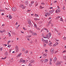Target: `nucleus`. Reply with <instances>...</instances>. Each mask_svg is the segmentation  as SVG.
Returning a JSON list of instances; mask_svg holds the SVG:
<instances>
[{
	"label": "nucleus",
	"instance_id": "1",
	"mask_svg": "<svg viewBox=\"0 0 66 66\" xmlns=\"http://www.w3.org/2000/svg\"><path fill=\"white\" fill-rule=\"evenodd\" d=\"M61 64V62L57 61V62L56 63V66H57V65H60Z\"/></svg>",
	"mask_w": 66,
	"mask_h": 66
},
{
	"label": "nucleus",
	"instance_id": "2",
	"mask_svg": "<svg viewBox=\"0 0 66 66\" xmlns=\"http://www.w3.org/2000/svg\"><path fill=\"white\" fill-rule=\"evenodd\" d=\"M15 50H16V52H18L19 51V49H18V46H16L15 47Z\"/></svg>",
	"mask_w": 66,
	"mask_h": 66
},
{
	"label": "nucleus",
	"instance_id": "3",
	"mask_svg": "<svg viewBox=\"0 0 66 66\" xmlns=\"http://www.w3.org/2000/svg\"><path fill=\"white\" fill-rule=\"evenodd\" d=\"M12 11H16L17 10V8H16V7H13L12 8Z\"/></svg>",
	"mask_w": 66,
	"mask_h": 66
},
{
	"label": "nucleus",
	"instance_id": "4",
	"mask_svg": "<svg viewBox=\"0 0 66 66\" xmlns=\"http://www.w3.org/2000/svg\"><path fill=\"white\" fill-rule=\"evenodd\" d=\"M20 62L21 63V62H22L23 63H25V60H23L22 59H21L20 60Z\"/></svg>",
	"mask_w": 66,
	"mask_h": 66
},
{
	"label": "nucleus",
	"instance_id": "5",
	"mask_svg": "<svg viewBox=\"0 0 66 66\" xmlns=\"http://www.w3.org/2000/svg\"><path fill=\"white\" fill-rule=\"evenodd\" d=\"M54 51V48H52L51 50V54H53V51Z\"/></svg>",
	"mask_w": 66,
	"mask_h": 66
},
{
	"label": "nucleus",
	"instance_id": "6",
	"mask_svg": "<svg viewBox=\"0 0 66 66\" xmlns=\"http://www.w3.org/2000/svg\"><path fill=\"white\" fill-rule=\"evenodd\" d=\"M59 9H57V10H56V12L57 13L58 12H60V7H58Z\"/></svg>",
	"mask_w": 66,
	"mask_h": 66
},
{
	"label": "nucleus",
	"instance_id": "7",
	"mask_svg": "<svg viewBox=\"0 0 66 66\" xmlns=\"http://www.w3.org/2000/svg\"><path fill=\"white\" fill-rule=\"evenodd\" d=\"M53 60L54 62H56V60H57V59L56 58V57H55L54 59L53 58Z\"/></svg>",
	"mask_w": 66,
	"mask_h": 66
},
{
	"label": "nucleus",
	"instance_id": "8",
	"mask_svg": "<svg viewBox=\"0 0 66 66\" xmlns=\"http://www.w3.org/2000/svg\"><path fill=\"white\" fill-rule=\"evenodd\" d=\"M20 7H22V9H25V7H24V5H23L21 4L20 5Z\"/></svg>",
	"mask_w": 66,
	"mask_h": 66
},
{
	"label": "nucleus",
	"instance_id": "9",
	"mask_svg": "<svg viewBox=\"0 0 66 66\" xmlns=\"http://www.w3.org/2000/svg\"><path fill=\"white\" fill-rule=\"evenodd\" d=\"M28 23L29 24H31V20H29L28 21Z\"/></svg>",
	"mask_w": 66,
	"mask_h": 66
},
{
	"label": "nucleus",
	"instance_id": "10",
	"mask_svg": "<svg viewBox=\"0 0 66 66\" xmlns=\"http://www.w3.org/2000/svg\"><path fill=\"white\" fill-rule=\"evenodd\" d=\"M28 1H26L25 2V4L26 5H28Z\"/></svg>",
	"mask_w": 66,
	"mask_h": 66
},
{
	"label": "nucleus",
	"instance_id": "11",
	"mask_svg": "<svg viewBox=\"0 0 66 66\" xmlns=\"http://www.w3.org/2000/svg\"><path fill=\"white\" fill-rule=\"evenodd\" d=\"M54 10L53 9L52 10H51L50 11V12L51 13V14H52V13H53V12H54Z\"/></svg>",
	"mask_w": 66,
	"mask_h": 66
},
{
	"label": "nucleus",
	"instance_id": "12",
	"mask_svg": "<svg viewBox=\"0 0 66 66\" xmlns=\"http://www.w3.org/2000/svg\"><path fill=\"white\" fill-rule=\"evenodd\" d=\"M35 62V61L33 60H31L30 61L31 63H33Z\"/></svg>",
	"mask_w": 66,
	"mask_h": 66
},
{
	"label": "nucleus",
	"instance_id": "13",
	"mask_svg": "<svg viewBox=\"0 0 66 66\" xmlns=\"http://www.w3.org/2000/svg\"><path fill=\"white\" fill-rule=\"evenodd\" d=\"M46 37H48L49 38H50V37H51V35L47 34V35Z\"/></svg>",
	"mask_w": 66,
	"mask_h": 66
},
{
	"label": "nucleus",
	"instance_id": "14",
	"mask_svg": "<svg viewBox=\"0 0 66 66\" xmlns=\"http://www.w3.org/2000/svg\"><path fill=\"white\" fill-rule=\"evenodd\" d=\"M5 55L6 56H7L8 55V54H7V52H5Z\"/></svg>",
	"mask_w": 66,
	"mask_h": 66
},
{
	"label": "nucleus",
	"instance_id": "15",
	"mask_svg": "<svg viewBox=\"0 0 66 66\" xmlns=\"http://www.w3.org/2000/svg\"><path fill=\"white\" fill-rule=\"evenodd\" d=\"M44 61L45 62H47L48 61V59H45L44 60Z\"/></svg>",
	"mask_w": 66,
	"mask_h": 66
},
{
	"label": "nucleus",
	"instance_id": "16",
	"mask_svg": "<svg viewBox=\"0 0 66 66\" xmlns=\"http://www.w3.org/2000/svg\"><path fill=\"white\" fill-rule=\"evenodd\" d=\"M51 21H50L48 23V26H49L50 24H51Z\"/></svg>",
	"mask_w": 66,
	"mask_h": 66
},
{
	"label": "nucleus",
	"instance_id": "17",
	"mask_svg": "<svg viewBox=\"0 0 66 66\" xmlns=\"http://www.w3.org/2000/svg\"><path fill=\"white\" fill-rule=\"evenodd\" d=\"M47 55V54H44L43 55V56H44V57H46V56Z\"/></svg>",
	"mask_w": 66,
	"mask_h": 66
},
{
	"label": "nucleus",
	"instance_id": "18",
	"mask_svg": "<svg viewBox=\"0 0 66 66\" xmlns=\"http://www.w3.org/2000/svg\"><path fill=\"white\" fill-rule=\"evenodd\" d=\"M35 17L37 18L38 17H39V16H38V14H35Z\"/></svg>",
	"mask_w": 66,
	"mask_h": 66
},
{
	"label": "nucleus",
	"instance_id": "19",
	"mask_svg": "<svg viewBox=\"0 0 66 66\" xmlns=\"http://www.w3.org/2000/svg\"><path fill=\"white\" fill-rule=\"evenodd\" d=\"M8 35L9 37H11V34L10 33V32H8Z\"/></svg>",
	"mask_w": 66,
	"mask_h": 66
},
{
	"label": "nucleus",
	"instance_id": "20",
	"mask_svg": "<svg viewBox=\"0 0 66 66\" xmlns=\"http://www.w3.org/2000/svg\"><path fill=\"white\" fill-rule=\"evenodd\" d=\"M21 55V53H20V54H19L17 56V57H19L20 56V55Z\"/></svg>",
	"mask_w": 66,
	"mask_h": 66
},
{
	"label": "nucleus",
	"instance_id": "21",
	"mask_svg": "<svg viewBox=\"0 0 66 66\" xmlns=\"http://www.w3.org/2000/svg\"><path fill=\"white\" fill-rule=\"evenodd\" d=\"M4 30H3V31H1L0 30V33H3V32H4Z\"/></svg>",
	"mask_w": 66,
	"mask_h": 66
},
{
	"label": "nucleus",
	"instance_id": "22",
	"mask_svg": "<svg viewBox=\"0 0 66 66\" xmlns=\"http://www.w3.org/2000/svg\"><path fill=\"white\" fill-rule=\"evenodd\" d=\"M9 17L10 19H12V16L11 15H9Z\"/></svg>",
	"mask_w": 66,
	"mask_h": 66
},
{
	"label": "nucleus",
	"instance_id": "23",
	"mask_svg": "<svg viewBox=\"0 0 66 66\" xmlns=\"http://www.w3.org/2000/svg\"><path fill=\"white\" fill-rule=\"evenodd\" d=\"M45 14H47V15H48V16H49V15H50V13H49V14L48 13V12H46V13H45Z\"/></svg>",
	"mask_w": 66,
	"mask_h": 66
},
{
	"label": "nucleus",
	"instance_id": "24",
	"mask_svg": "<svg viewBox=\"0 0 66 66\" xmlns=\"http://www.w3.org/2000/svg\"><path fill=\"white\" fill-rule=\"evenodd\" d=\"M34 19L36 21V20H39V19H37V18H35Z\"/></svg>",
	"mask_w": 66,
	"mask_h": 66
},
{
	"label": "nucleus",
	"instance_id": "25",
	"mask_svg": "<svg viewBox=\"0 0 66 66\" xmlns=\"http://www.w3.org/2000/svg\"><path fill=\"white\" fill-rule=\"evenodd\" d=\"M52 43H50L49 44V46H52Z\"/></svg>",
	"mask_w": 66,
	"mask_h": 66
},
{
	"label": "nucleus",
	"instance_id": "26",
	"mask_svg": "<svg viewBox=\"0 0 66 66\" xmlns=\"http://www.w3.org/2000/svg\"><path fill=\"white\" fill-rule=\"evenodd\" d=\"M22 51H25V49L24 48H22Z\"/></svg>",
	"mask_w": 66,
	"mask_h": 66
},
{
	"label": "nucleus",
	"instance_id": "27",
	"mask_svg": "<svg viewBox=\"0 0 66 66\" xmlns=\"http://www.w3.org/2000/svg\"><path fill=\"white\" fill-rule=\"evenodd\" d=\"M6 58V56H5L4 58H2V59L3 60H4Z\"/></svg>",
	"mask_w": 66,
	"mask_h": 66
},
{
	"label": "nucleus",
	"instance_id": "28",
	"mask_svg": "<svg viewBox=\"0 0 66 66\" xmlns=\"http://www.w3.org/2000/svg\"><path fill=\"white\" fill-rule=\"evenodd\" d=\"M63 40H66V37H64L63 38Z\"/></svg>",
	"mask_w": 66,
	"mask_h": 66
},
{
	"label": "nucleus",
	"instance_id": "29",
	"mask_svg": "<svg viewBox=\"0 0 66 66\" xmlns=\"http://www.w3.org/2000/svg\"><path fill=\"white\" fill-rule=\"evenodd\" d=\"M59 18H60V16H58L56 17V18L57 19H58Z\"/></svg>",
	"mask_w": 66,
	"mask_h": 66
},
{
	"label": "nucleus",
	"instance_id": "30",
	"mask_svg": "<svg viewBox=\"0 0 66 66\" xmlns=\"http://www.w3.org/2000/svg\"><path fill=\"white\" fill-rule=\"evenodd\" d=\"M63 58H64V60H66V56H63Z\"/></svg>",
	"mask_w": 66,
	"mask_h": 66
},
{
	"label": "nucleus",
	"instance_id": "31",
	"mask_svg": "<svg viewBox=\"0 0 66 66\" xmlns=\"http://www.w3.org/2000/svg\"><path fill=\"white\" fill-rule=\"evenodd\" d=\"M54 30H55V31H56L57 32H58V31H57V30L56 29V28H55Z\"/></svg>",
	"mask_w": 66,
	"mask_h": 66
},
{
	"label": "nucleus",
	"instance_id": "32",
	"mask_svg": "<svg viewBox=\"0 0 66 66\" xmlns=\"http://www.w3.org/2000/svg\"><path fill=\"white\" fill-rule=\"evenodd\" d=\"M65 7L64 6V5H63V7L62 8L63 10H65Z\"/></svg>",
	"mask_w": 66,
	"mask_h": 66
},
{
	"label": "nucleus",
	"instance_id": "33",
	"mask_svg": "<svg viewBox=\"0 0 66 66\" xmlns=\"http://www.w3.org/2000/svg\"><path fill=\"white\" fill-rule=\"evenodd\" d=\"M34 1H32L31 3V4H33V3H34Z\"/></svg>",
	"mask_w": 66,
	"mask_h": 66
},
{
	"label": "nucleus",
	"instance_id": "34",
	"mask_svg": "<svg viewBox=\"0 0 66 66\" xmlns=\"http://www.w3.org/2000/svg\"><path fill=\"white\" fill-rule=\"evenodd\" d=\"M42 40L43 42H45V40H44V39L43 38H42Z\"/></svg>",
	"mask_w": 66,
	"mask_h": 66
},
{
	"label": "nucleus",
	"instance_id": "35",
	"mask_svg": "<svg viewBox=\"0 0 66 66\" xmlns=\"http://www.w3.org/2000/svg\"><path fill=\"white\" fill-rule=\"evenodd\" d=\"M36 29L38 30H40V28H37V27H36Z\"/></svg>",
	"mask_w": 66,
	"mask_h": 66
},
{
	"label": "nucleus",
	"instance_id": "36",
	"mask_svg": "<svg viewBox=\"0 0 66 66\" xmlns=\"http://www.w3.org/2000/svg\"><path fill=\"white\" fill-rule=\"evenodd\" d=\"M25 52V53H27L28 52V51H26Z\"/></svg>",
	"mask_w": 66,
	"mask_h": 66
},
{
	"label": "nucleus",
	"instance_id": "37",
	"mask_svg": "<svg viewBox=\"0 0 66 66\" xmlns=\"http://www.w3.org/2000/svg\"><path fill=\"white\" fill-rule=\"evenodd\" d=\"M50 65L52 64V63L51 62V61H50Z\"/></svg>",
	"mask_w": 66,
	"mask_h": 66
},
{
	"label": "nucleus",
	"instance_id": "38",
	"mask_svg": "<svg viewBox=\"0 0 66 66\" xmlns=\"http://www.w3.org/2000/svg\"><path fill=\"white\" fill-rule=\"evenodd\" d=\"M66 51H64L62 52V53H66Z\"/></svg>",
	"mask_w": 66,
	"mask_h": 66
},
{
	"label": "nucleus",
	"instance_id": "39",
	"mask_svg": "<svg viewBox=\"0 0 66 66\" xmlns=\"http://www.w3.org/2000/svg\"><path fill=\"white\" fill-rule=\"evenodd\" d=\"M60 21H62L63 20L62 19L61 17V18L60 19Z\"/></svg>",
	"mask_w": 66,
	"mask_h": 66
},
{
	"label": "nucleus",
	"instance_id": "40",
	"mask_svg": "<svg viewBox=\"0 0 66 66\" xmlns=\"http://www.w3.org/2000/svg\"><path fill=\"white\" fill-rule=\"evenodd\" d=\"M34 34H35V33L32 32V33H31V35H32L34 36Z\"/></svg>",
	"mask_w": 66,
	"mask_h": 66
},
{
	"label": "nucleus",
	"instance_id": "41",
	"mask_svg": "<svg viewBox=\"0 0 66 66\" xmlns=\"http://www.w3.org/2000/svg\"><path fill=\"white\" fill-rule=\"evenodd\" d=\"M0 50H2V47H1H1H0Z\"/></svg>",
	"mask_w": 66,
	"mask_h": 66
},
{
	"label": "nucleus",
	"instance_id": "42",
	"mask_svg": "<svg viewBox=\"0 0 66 66\" xmlns=\"http://www.w3.org/2000/svg\"><path fill=\"white\" fill-rule=\"evenodd\" d=\"M34 26H35V27H36V28H37V26H36V24H34Z\"/></svg>",
	"mask_w": 66,
	"mask_h": 66
},
{
	"label": "nucleus",
	"instance_id": "43",
	"mask_svg": "<svg viewBox=\"0 0 66 66\" xmlns=\"http://www.w3.org/2000/svg\"><path fill=\"white\" fill-rule=\"evenodd\" d=\"M6 63L7 65H9L10 64V63L9 62H6Z\"/></svg>",
	"mask_w": 66,
	"mask_h": 66
},
{
	"label": "nucleus",
	"instance_id": "44",
	"mask_svg": "<svg viewBox=\"0 0 66 66\" xmlns=\"http://www.w3.org/2000/svg\"><path fill=\"white\" fill-rule=\"evenodd\" d=\"M45 43H46V44H48V41H45Z\"/></svg>",
	"mask_w": 66,
	"mask_h": 66
},
{
	"label": "nucleus",
	"instance_id": "45",
	"mask_svg": "<svg viewBox=\"0 0 66 66\" xmlns=\"http://www.w3.org/2000/svg\"><path fill=\"white\" fill-rule=\"evenodd\" d=\"M48 35H51V33L50 32L49 33Z\"/></svg>",
	"mask_w": 66,
	"mask_h": 66
},
{
	"label": "nucleus",
	"instance_id": "46",
	"mask_svg": "<svg viewBox=\"0 0 66 66\" xmlns=\"http://www.w3.org/2000/svg\"><path fill=\"white\" fill-rule=\"evenodd\" d=\"M51 26L52 27H53V23H51Z\"/></svg>",
	"mask_w": 66,
	"mask_h": 66
},
{
	"label": "nucleus",
	"instance_id": "47",
	"mask_svg": "<svg viewBox=\"0 0 66 66\" xmlns=\"http://www.w3.org/2000/svg\"><path fill=\"white\" fill-rule=\"evenodd\" d=\"M46 46V44H45L44 45V47H45Z\"/></svg>",
	"mask_w": 66,
	"mask_h": 66
},
{
	"label": "nucleus",
	"instance_id": "48",
	"mask_svg": "<svg viewBox=\"0 0 66 66\" xmlns=\"http://www.w3.org/2000/svg\"><path fill=\"white\" fill-rule=\"evenodd\" d=\"M41 4H42V5H45V3H41Z\"/></svg>",
	"mask_w": 66,
	"mask_h": 66
},
{
	"label": "nucleus",
	"instance_id": "49",
	"mask_svg": "<svg viewBox=\"0 0 66 66\" xmlns=\"http://www.w3.org/2000/svg\"><path fill=\"white\" fill-rule=\"evenodd\" d=\"M52 59L51 58L50 59V61L51 62L52 61Z\"/></svg>",
	"mask_w": 66,
	"mask_h": 66
},
{
	"label": "nucleus",
	"instance_id": "50",
	"mask_svg": "<svg viewBox=\"0 0 66 66\" xmlns=\"http://www.w3.org/2000/svg\"><path fill=\"white\" fill-rule=\"evenodd\" d=\"M56 44L57 45L58 44H59V43H58L57 42H56Z\"/></svg>",
	"mask_w": 66,
	"mask_h": 66
},
{
	"label": "nucleus",
	"instance_id": "51",
	"mask_svg": "<svg viewBox=\"0 0 66 66\" xmlns=\"http://www.w3.org/2000/svg\"><path fill=\"white\" fill-rule=\"evenodd\" d=\"M56 2H57V1H54V3H56Z\"/></svg>",
	"mask_w": 66,
	"mask_h": 66
},
{
	"label": "nucleus",
	"instance_id": "52",
	"mask_svg": "<svg viewBox=\"0 0 66 66\" xmlns=\"http://www.w3.org/2000/svg\"><path fill=\"white\" fill-rule=\"evenodd\" d=\"M45 51L46 52L47 51H48V50H45Z\"/></svg>",
	"mask_w": 66,
	"mask_h": 66
},
{
	"label": "nucleus",
	"instance_id": "53",
	"mask_svg": "<svg viewBox=\"0 0 66 66\" xmlns=\"http://www.w3.org/2000/svg\"><path fill=\"white\" fill-rule=\"evenodd\" d=\"M41 62H43L44 61V60L43 59H42L41 60Z\"/></svg>",
	"mask_w": 66,
	"mask_h": 66
},
{
	"label": "nucleus",
	"instance_id": "54",
	"mask_svg": "<svg viewBox=\"0 0 66 66\" xmlns=\"http://www.w3.org/2000/svg\"><path fill=\"white\" fill-rule=\"evenodd\" d=\"M32 4H31L29 5V6H32Z\"/></svg>",
	"mask_w": 66,
	"mask_h": 66
},
{
	"label": "nucleus",
	"instance_id": "55",
	"mask_svg": "<svg viewBox=\"0 0 66 66\" xmlns=\"http://www.w3.org/2000/svg\"><path fill=\"white\" fill-rule=\"evenodd\" d=\"M17 24H18V22H16L15 24V25H17Z\"/></svg>",
	"mask_w": 66,
	"mask_h": 66
},
{
	"label": "nucleus",
	"instance_id": "56",
	"mask_svg": "<svg viewBox=\"0 0 66 66\" xmlns=\"http://www.w3.org/2000/svg\"><path fill=\"white\" fill-rule=\"evenodd\" d=\"M34 34V36L35 35H37V34H36V33H35Z\"/></svg>",
	"mask_w": 66,
	"mask_h": 66
},
{
	"label": "nucleus",
	"instance_id": "57",
	"mask_svg": "<svg viewBox=\"0 0 66 66\" xmlns=\"http://www.w3.org/2000/svg\"><path fill=\"white\" fill-rule=\"evenodd\" d=\"M46 30V31H47V32H49V31H48V29H47Z\"/></svg>",
	"mask_w": 66,
	"mask_h": 66
},
{
	"label": "nucleus",
	"instance_id": "58",
	"mask_svg": "<svg viewBox=\"0 0 66 66\" xmlns=\"http://www.w3.org/2000/svg\"><path fill=\"white\" fill-rule=\"evenodd\" d=\"M57 52V51H56L55 52V53H55V54Z\"/></svg>",
	"mask_w": 66,
	"mask_h": 66
},
{
	"label": "nucleus",
	"instance_id": "59",
	"mask_svg": "<svg viewBox=\"0 0 66 66\" xmlns=\"http://www.w3.org/2000/svg\"><path fill=\"white\" fill-rule=\"evenodd\" d=\"M31 10H27V11H28V12H29V11H31Z\"/></svg>",
	"mask_w": 66,
	"mask_h": 66
},
{
	"label": "nucleus",
	"instance_id": "60",
	"mask_svg": "<svg viewBox=\"0 0 66 66\" xmlns=\"http://www.w3.org/2000/svg\"><path fill=\"white\" fill-rule=\"evenodd\" d=\"M3 46H7V45L6 44H4Z\"/></svg>",
	"mask_w": 66,
	"mask_h": 66
},
{
	"label": "nucleus",
	"instance_id": "61",
	"mask_svg": "<svg viewBox=\"0 0 66 66\" xmlns=\"http://www.w3.org/2000/svg\"><path fill=\"white\" fill-rule=\"evenodd\" d=\"M58 35H61V33H58Z\"/></svg>",
	"mask_w": 66,
	"mask_h": 66
},
{
	"label": "nucleus",
	"instance_id": "62",
	"mask_svg": "<svg viewBox=\"0 0 66 66\" xmlns=\"http://www.w3.org/2000/svg\"><path fill=\"white\" fill-rule=\"evenodd\" d=\"M29 66H31V63H29Z\"/></svg>",
	"mask_w": 66,
	"mask_h": 66
},
{
	"label": "nucleus",
	"instance_id": "63",
	"mask_svg": "<svg viewBox=\"0 0 66 66\" xmlns=\"http://www.w3.org/2000/svg\"><path fill=\"white\" fill-rule=\"evenodd\" d=\"M30 43H31V44H32V43H33V42H32V41H31L30 42Z\"/></svg>",
	"mask_w": 66,
	"mask_h": 66
},
{
	"label": "nucleus",
	"instance_id": "64",
	"mask_svg": "<svg viewBox=\"0 0 66 66\" xmlns=\"http://www.w3.org/2000/svg\"><path fill=\"white\" fill-rule=\"evenodd\" d=\"M47 14H45V16H46V17H47Z\"/></svg>",
	"mask_w": 66,
	"mask_h": 66
}]
</instances>
